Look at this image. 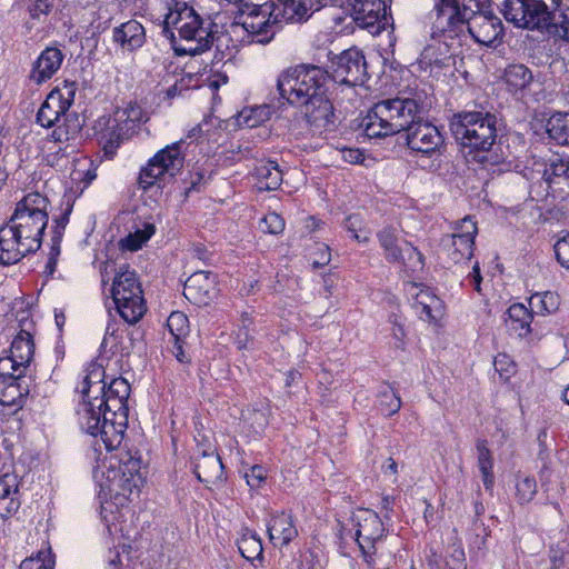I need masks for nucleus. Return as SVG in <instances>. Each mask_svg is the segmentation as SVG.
I'll return each instance as SVG.
<instances>
[{
    "instance_id": "1",
    "label": "nucleus",
    "mask_w": 569,
    "mask_h": 569,
    "mask_svg": "<svg viewBox=\"0 0 569 569\" xmlns=\"http://www.w3.org/2000/svg\"><path fill=\"white\" fill-rule=\"evenodd\" d=\"M49 199L30 192L17 202L6 224L0 227V263L10 266L37 252L49 221Z\"/></svg>"
},
{
    "instance_id": "2",
    "label": "nucleus",
    "mask_w": 569,
    "mask_h": 569,
    "mask_svg": "<svg viewBox=\"0 0 569 569\" xmlns=\"http://www.w3.org/2000/svg\"><path fill=\"white\" fill-rule=\"evenodd\" d=\"M497 114L482 104L455 113L450 119V130L456 141L473 152L476 161L486 169L509 168L512 153L508 146L498 140Z\"/></svg>"
},
{
    "instance_id": "3",
    "label": "nucleus",
    "mask_w": 569,
    "mask_h": 569,
    "mask_svg": "<svg viewBox=\"0 0 569 569\" xmlns=\"http://www.w3.org/2000/svg\"><path fill=\"white\" fill-rule=\"evenodd\" d=\"M219 18L220 14H216L214 19H204L187 3H177L166 14L163 32L169 37L177 56L201 54L213 43L219 50L224 38L217 22ZM226 40L229 38L226 37Z\"/></svg>"
},
{
    "instance_id": "4",
    "label": "nucleus",
    "mask_w": 569,
    "mask_h": 569,
    "mask_svg": "<svg viewBox=\"0 0 569 569\" xmlns=\"http://www.w3.org/2000/svg\"><path fill=\"white\" fill-rule=\"evenodd\" d=\"M428 108L422 93L396 97L377 102L361 121L369 138H382L406 131L421 120Z\"/></svg>"
},
{
    "instance_id": "5",
    "label": "nucleus",
    "mask_w": 569,
    "mask_h": 569,
    "mask_svg": "<svg viewBox=\"0 0 569 569\" xmlns=\"http://www.w3.org/2000/svg\"><path fill=\"white\" fill-rule=\"evenodd\" d=\"M330 74L316 64H298L282 71L277 79V89L290 104H302L328 93Z\"/></svg>"
},
{
    "instance_id": "6",
    "label": "nucleus",
    "mask_w": 569,
    "mask_h": 569,
    "mask_svg": "<svg viewBox=\"0 0 569 569\" xmlns=\"http://www.w3.org/2000/svg\"><path fill=\"white\" fill-rule=\"evenodd\" d=\"M562 0H503L501 12L508 22L523 29H549L560 27L559 13Z\"/></svg>"
},
{
    "instance_id": "7",
    "label": "nucleus",
    "mask_w": 569,
    "mask_h": 569,
    "mask_svg": "<svg viewBox=\"0 0 569 569\" xmlns=\"http://www.w3.org/2000/svg\"><path fill=\"white\" fill-rule=\"evenodd\" d=\"M111 295L117 311L129 325L137 323L146 313L143 292L136 272L126 270L117 273Z\"/></svg>"
},
{
    "instance_id": "8",
    "label": "nucleus",
    "mask_w": 569,
    "mask_h": 569,
    "mask_svg": "<svg viewBox=\"0 0 569 569\" xmlns=\"http://www.w3.org/2000/svg\"><path fill=\"white\" fill-rule=\"evenodd\" d=\"M233 24L241 26L252 41L264 44L274 37L280 22L274 20L271 2L263 4L242 2L239 4Z\"/></svg>"
},
{
    "instance_id": "9",
    "label": "nucleus",
    "mask_w": 569,
    "mask_h": 569,
    "mask_svg": "<svg viewBox=\"0 0 569 569\" xmlns=\"http://www.w3.org/2000/svg\"><path fill=\"white\" fill-rule=\"evenodd\" d=\"M183 141L174 142L158 151L140 170L138 186L142 190H148L166 176L174 177L184 164V154L182 153Z\"/></svg>"
},
{
    "instance_id": "10",
    "label": "nucleus",
    "mask_w": 569,
    "mask_h": 569,
    "mask_svg": "<svg viewBox=\"0 0 569 569\" xmlns=\"http://www.w3.org/2000/svg\"><path fill=\"white\" fill-rule=\"evenodd\" d=\"M78 420L81 429L93 437L99 435L108 450L118 449L121 445L126 430H119L118 439L112 440V443L110 442L111 437L106 432H109L108 425H114L113 416L104 406L99 405L98 396L83 399L78 409ZM114 429L118 431V428Z\"/></svg>"
},
{
    "instance_id": "11",
    "label": "nucleus",
    "mask_w": 569,
    "mask_h": 569,
    "mask_svg": "<svg viewBox=\"0 0 569 569\" xmlns=\"http://www.w3.org/2000/svg\"><path fill=\"white\" fill-rule=\"evenodd\" d=\"M56 96L48 94L37 113V123L43 128L56 127L51 133L54 142H63L74 138L81 130L79 117L69 113L56 100Z\"/></svg>"
},
{
    "instance_id": "12",
    "label": "nucleus",
    "mask_w": 569,
    "mask_h": 569,
    "mask_svg": "<svg viewBox=\"0 0 569 569\" xmlns=\"http://www.w3.org/2000/svg\"><path fill=\"white\" fill-rule=\"evenodd\" d=\"M101 396H98L99 405L104 406L108 410H110L111 416H113V423L108 425L109 429L106 432L110 440L118 439V430H127L128 426V399L130 396V385L128 381L121 377L114 378L111 380L109 385H107L106 389L100 392ZM112 443V441H110Z\"/></svg>"
},
{
    "instance_id": "13",
    "label": "nucleus",
    "mask_w": 569,
    "mask_h": 569,
    "mask_svg": "<svg viewBox=\"0 0 569 569\" xmlns=\"http://www.w3.org/2000/svg\"><path fill=\"white\" fill-rule=\"evenodd\" d=\"M107 466V480L110 486L120 489L123 493L132 492L138 486L140 479L139 471L141 468V459L137 452L130 450H120L114 455H110Z\"/></svg>"
},
{
    "instance_id": "14",
    "label": "nucleus",
    "mask_w": 569,
    "mask_h": 569,
    "mask_svg": "<svg viewBox=\"0 0 569 569\" xmlns=\"http://www.w3.org/2000/svg\"><path fill=\"white\" fill-rule=\"evenodd\" d=\"M367 62L357 48L345 50L332 60L330 78L338 83L350 87L363 84L367 79Z\"/></svg>"
},
{
    "instance_id": "15",
    "label": "nucleus",
    "mask_w": 569,
    "mask_h": 569,
    "mask_svg": "<svg viewBox=\"0 0 569 569\" xmlns=\"http://www.w3.org/2000/svg\"><path fill=\"white\" fill-rule=\"evenodd\" d=\"M476 234V222L466 217L455 233L442 238V248L453 263L471 259Z\"/></svg>"
},
{
    "instance_id": "16",
    "label": "nucleus",
    "mask_w": 569,
    "mask_h": 569,
    "mask_svg": "<svg viewBox=\"0 0 569 569\" xmlns=\"http://www.w3.org/2000/svg\"><path fill=\"white\" fill-rule=\"evenodd\" d=\"M405 132L407 147L416 153L431 157L443 143L439 129L423 118Z\"/></svg>"
},
{
    "instance_id": "17",
    "label": "nucleus",
    "mask_w": 569,
    "mask_h": 569,
    "mask_svg": "<svg viewBox=\"0 0 569 569\" xmlns=\"http://www.w3.org/2000/svg\"><path fill=\"white\" fill-rule=\"evenodd\" d=\"M217 295V277L210 271L193 272L183 286V296L193 305L206 306Z\"/></svg>"
},
{
    "instance_id": "18",
    "label": "nucleus",
    "mask_w": 569,
    "mask_h": 569,
    "mask_svg": "<svg viewBox=\"0 0 569 569\" xmlns=\"http://www.w3.org/2000/svg\"><path fill=\"white\" fill-rule=\"evenodd\" d=\"M305 108V116L311 127L318 132L331 131L335 127V109L328 98V93H322L316 99H311L301 104Z\"/></svg>"
},
{
    "instance_id": "19",
    "label": "nucleus",
    "mask_w": 569,
    "mask_h": 569,
    "mask_svg": "<svg viewBox=\"0 0 569 569\" xmlns=\"http://www.w3.org/2000/svg\"><path fill=\"white\" fill-rule=\"evenodd\" d=\"M468 32L472 39L485 46H491L499 37L503 34V26L495 13L470 14Z\"/></svg>"
},
{
    "instance_id": "20",
    "label": "nucleus",
    "mask_w": 569,
    "mask_h": 569,
    "mask_svg": "<svg viewBox=\"0 0 569 569\" xmlns=\"http://www.w3.org/2000/svg\"><path fill=\"white\" fill-rule=\"evenodd\" d=\"M274 20L283 22L306 21L315 11L320 9L319 0H276L271 1Z\"/></svg>"
},
{
    "instance_id": "21",
    "label": "nucleus",
    "mask_w": 569,
    "mask_h": 569,
    "mask_svg": "<svg viewBox=\"0 0 569 569\" xmlns=\"http://www.w3.org/2000/svg\"><path fill=\"white\" fill-rule=\"evenodd\" d=\"M357 526L356 539L358 545H365L373 548L375 543L383 537L385 527L377 512L369 509H361L355 516Z\"/></svg>"
},
{
    "instance_id": "22",
    "label": "nucleus",
    "mask_w": 569,
    "mask_h": 569,
    "mask_svg": "<svg viewBox=\"0 0 569 569\" xmlns=\"http://www.w3.org/2000/svg\"><path fill=\"white\" fill-rule=\"evenodd\" d=\"M19 323L20 330L12 340L10 356L16 358L20 366H27V369L30 370V363L34 355V323L28 318L21 319Z\"/></svg>"
},
{
    "instance_id": "23",
    "label": "nucleus",
    "mask_w": 569,
    "mask_h": 569,
    "mask_svg": "<svg viewBox=\"0 0 569 569\" xmlns=\"http://www.w3.org/2000/svg\"><path fill=\"white\" fill-rule=\"evenodd\" d=\"M63 53L56 47H47L32 64L30 80L41 84L53 77L63 61Z\"/></svg>"
},
{
    "instance_id": "24",
    "label": "nucleus",
    "mask_w": 569,
    "mask_h": 569,
    "mask_svg": "<svg viewBox=\"0 0 569 569\" xmlns=\"http://www.w3.org/2000/svg\"><path fill=\"white\" fill-rule=\"evenodd\" d=\"M353 9V20L356 23L371 32L380 29V12L385 11L382 0H348Z\"/></svg>"
},
{
    "instance_id": "25",
    "label": "nucleus",
    "mask_w": 569,
    "mask_h": 569,
    "mask_svg": "<svg viewBox=\"0 0 569 569\" xmlns=\"http://www.w3.org/2000/svg\"><path fill=\"white\" fill-rule=\"evenodd\" d=\"M20 480L16 473H4L0 477V517L7 519L13 516L21 506Z\"/></svg>"
},
{
    "instance_id": "26",
    "label": "nucleus",
    "mask_w": 569,
    "mask_h": 569,
    "mask_svg": "<svg viewBox=\"0 0 569 569\" xmlns=\"http://www.w3.org/2000/svg\"><path fill=\"white\" fill-rule=\"evenodd\" d=\"M14 381L0 380V405L21 408L33 387L32 376L20 377Z\"/></svg>"
},
{
    "instance_id": "27",
    "label": "nucleus",
    "mask_w": 569,
    "mask_h": 569,
    "mask_svg": "<svg viewBox=\"0 0 569 569\" xmlns=\"http://www.w3.org/2000/svg\"><path fill=\"white\" fill-rule=\"evenodd\" d=\"M112 40L123 51L133 52L144 44L146 30L140 22L132 19L113 29Z\"/></svg>"
},
{
    "instance_id": "28",
    "label": "nucleus",
    "mask_w": 569,
    "mask_h": 569,
    "mask_svg": "<svg viewBox=\"0 0 569 569\" xmlns=\"http://www.w3.org/2000/svg\"><path fill=\"white\" fill-rule=\"evenodd\" d=\"M269 539L276 547L290 543L298 535L290 515L284 512L273 516L268 523Z\"/></svg>"
},
{
    "instance_id": "29",
    "label": "nucleus",
    "mask_w": 569,
    "mask_h": 569,
    "mask_svg": "<svg viewBox=\"0 0 569 569\" xmlns=\"http://www.w3.org/2000/svg\"><path fill=\"white\" fill-rule=\"evenodd\" d=\"M199 481L208 485H216L222 480L223 465L218 455L202 452L194 463L193 469Z\"/></svg>"
},
{
    "instance_id": "30",
    "label": "nucleus",
    "mask_w": 569,
    "mask_h": 569,
    "mask_svg": "<svg viewBox=\"0 0 569 569\" xmlns=\"http://www.w3.org/2000/svg\"><path fill=\"white\" fill-rule=\"evenodd\" d=\"M256 186L260 191L277 190L282 182V171L276 161L259 162L253 170Z\"/></svg>"
},
{
    "instance_id": "31",
    "label": "nucleus",
    "mask_w": 569,
    "mask_h": 569,
    "mask_svg": "<svg viewBox=\"0 0 569 569\" xmlns=\"http://www.w3.org/2000/svg\"><path fill=\"white\" fill-rule=\"evenodd\" d=\"M533 312L522 303H513L508 308L507 325L518 337H527L531 332L530 325Z\"/></svg>"
},
{
    "instance_id": "32",
    "label": "nucleus",
    "mask_w": 569,
    "mask_h": 569,
    "mask_svg": "<svg viewBox=\"0 0 569 569\" xmlns=\"http://www.w3.org/2000/svg\"><path fill=\"white\" fill-rule=\"evenodd\" d=\"M106 129L101 132V141H103V151L108 156H113L117 148L120 146L124 136L128 133L127 128L121 121L113 118L103 119ZM102 123V119L99 120V124Z\"/></svg>"
},
{
    "instance_id": "33",
    "label": "nucleus",
    "mask_w": 569,
    "mask_h": 569,
    "mask_svg": "<svg viewBox=\"0 0 569 569\" xmlns=\"http://www.w3.org/2000/svg\"><path fill=\"white\" fill-rule=\"evenodd\" d=\"M560 303V296L553 291L536 292L529 298V306L533 315H552L558 311Z\"/></svg>"
},
{
    "instance_id": "34",
    "label": "nucleus",
    "mask_w": 569,
    "mask_h": 569,
    "mask_svg": "<svg viewBox=\"0 0 569 569\" xmlns=\"http://www.w3.org/2000/svg\"><path fill=\"white\" fill-rule=\"evenodd\" d=\"M549 138L561 146H569V112L553 113L547 121Z\"/></svg>"
},
{
    "instance_id": "35",
    "label": "nucleus",
    "mask_w": 569,
    "mask_h": 569,
    "mask_svg": "<svg viewBox=\"0 0 569 569\" xmlns=\"http://www.w3.org/2000/svg\"><path fill=\"white\" fill-rule=\"evenodd\" d=\"M450 9L452 12L447 19V27L442 28L441 32L447 34L449 38H453L462 32L465 27L469 29V10H471V6L468 3H461Z\"/></svg>"
},
{
    "instance_id": "36",
    "label": "nucleus",
    "mask_w": 569,
    "mask_h": 569,
    "mask_svg": "<svg viewBox=\"0 0 569 569\" xmlns=\"http://www.w3.org/2000/svg\"><path fill=\"white\" fill-rule=\"evenodd\" d=\"M104 378V369L101 365L91 363L87 369V375L83 379L82 395L84 399H90L99 396L107 387Z\"/></svg>"
},
{
    "instance_id": "37",
    "label": "nucleus",
    "mask_w": 569,
    "mask_h": 569,
    "mask_svg": "<svg viewBox=\"0 0 569 569\" xmlns=\"http://www.w3.org/2000/svg\"><path fill=\"white\" fill-rule=\"evenodd\" d=\"M237 545L241 556L247 560L253 561L256 559H262L263 548L261 539L250 529H242Z\"/></svg>"
},
{
    "instance_id": "38",
    "label": "nucleus",
    "mask_w": 569,
    "mask_h": 569,
    "mask_svg": "<svg viewBox=\"0 0 569 569\" xmlns=\"http://www.w3.org/2000/svg\"><path fill=\"white\" fill-rule=\"evenodd\" d=\"M377 237L388 262L396 263L397 260L401 259L403 242L401 244L399 243V238L395 228L386 227L378 232Z\"/></svg>"
},
{
    "instance_id": "39",
    "label": "nucleus",
    "mask_w": 569,
    "mask_h": 569,
    "mask_svg": "<svg viewBox=\"0 0 569 569\" xmlns=\"http://www.w3.org/2000/svg\"><path fill=\"white\" fill-rule=\"evenodd\" d=\"M532 80V72L525 64H510L505 70V81L511 92L527 88Z\"/></svg>"
},
{
    "instance_id": "40",
    "label": "nucleus",
    "mask_w": 569,
    "mask_h": 569,
    "mask_svg": "<svg viewBox=\"0 0 569 569\" xmlns=\"http://www.w3.org/2000/svg\"><path fill=\"white\" fill-rule=\"evenodd\" d=\"M476 447L478 453V467L482 476L483 486L487 490H490L495 483V476L492 472L493 461L491 451L489 450L486 440H478Z\"/></svg>"
},
{
    "instance_id": "41",
    "label": "nucleus",
    "mask_w": 569,
    "mask_h": 569,
    "mask_svg": "<svg viewBox=\"0 0 569 569\" xmlns=\"http://www.w3.org/2000/svg\"><path fill=\"white\" fill-rule=\"evenodd\" d=\"M156 228L152 223H144L142 229H138L119 241L123 250L137 251L151 238Z\"/></svg>"
},
{
    "instance_id": "42",
    "label": "nucleus",
    "mask_w": 569,
    "mask_h": 569,
    "mask_svg": "<svg viewBox=\"0 0 569 569\" xmlns=\"http://www.w3.org/2000/svg\"><path fill=\"white\" fill-rule=\"evenodd\" d=\"M17 376L28 377L31 375L27 366H20L12 356L0 358V380L14 381V379H18Z\"/></svg>"
},
{
    "instance_id": "43",
    "label": "nucleus",
    "mask_w": 569,
    "mask_h": 569,
    "mask_svg": "<svg viewBox=\"0 0 569 569\" xmlns=\"http://www.w3.org/2000/svg\"><path fill=\"white\" fill-rule=\"evenodd\" d=\"M543 177L549 184L565 182L569 187V159L550 163L546 168Z\"/></svg>"
},
{
    "instance_id": "44",
    "label": "nucleus",
    "mask_w": 569,
    "mask_h": 569,
    "mask_svg": "<svg viewBox=\"0 0 569 569\" xmlns=\"http://www.w3.org/2000/svg\"><path fill=\"white\" fill-rule=\"evenodd\" d=\"M396 263H401L408 267L411 271H418L423 268L425 259L423 254L416 247L408 241H403L401 259L397 260Z\"/></svg>"
},
{
    "instance_id": "45",
    "label": "nucleus",
    "mask_w": 569,
    "mask_h": 569,
    "mask_svg": "<svg viewBox=\"0 0 569 569\" xmlns=\"http://www.w3.org/2000/svg\"><path fill=\"white\" fill-rule=\"evenodd\" d=\"M379 408L386 416L397 413L401 408L400 397L393 391L390 386H386L378 395Z\"/></svg>"
},
{
    "instance_id": "46",
    "label": "nucleus",
    "mask_w": 569,
    "mask_h": 569,
    "mask_svg": "<svg viewBox=\"0 0 569 569\" xmlns=\"http://www.w3.org/2000/svg\"><path fill=\"white\" fill-rule=\"evenodd\" d=\"M167 327L173 339H183L189 332V320L180 311H173L168 317Z\"/></svg>"
},
{
    "instance_id": "47",
    "label": "nucleus",
    "mask_w": 569,
    "mask_h": 569,
    "mask_svg": "<svg viewBox=\"0 0 569 569\" xmlns=\"http://www.w3.org/2000/svg\"><path fill=\"white\" fill-rule=\"evenodd\" d=\"M77 91V83L74 81H63L61 86L56 87L49 94L56 96V101L59 102L64 110L69 111L74 101Z\"/></svg>"
},
{
    "instance_id": "48",
    "label": "nucleus",
    "mask_w": 569,
    "mask_h": 569,
    "mask_svg": "<svg viewBox=\"0 0 569 569\" xmlns=\"http://www.w3.org/2000/svg\"><path fill=\"white\" fill-rule=\"evenodd\" d=\"M537 493V481L533 477H519L516 483V497L520 503L530 502Z\"/></svg>"
},
{
    "instance_id": "49",
    "label": "nucleus",
    "mask_w": 569,
    "mask_h": 569,
    "mask_svg": "<svg viewBox=\"0 0 569 569\" xmlns=\"http://www.w3.org/2000/svg\"><path fill=\"white\" fill-rule=\"evenodd\" d=\"M116 120L121 121L127 131L134 129L136 124L142 121V109L137 104H130L126 109H118L114 112Z\"/></svg>"
},
{
    "instance_id": "50",
    "label": "nucleus",
    "mask_w": 569,
    "mask_h": 569,
    "mask_svg": "<svg viewBox=\"0 0 569 569\" xmlns=\"http://www.w3.org/2000/svg\"><path fill=\"white\" fill-rule=\"evenodd\" d=\"M269 413L268 405H261L260 408H252V410L249 411L247 420L250 421L256 433H260L264 430L269 422Z\"/></svg>"
},
{
    "instance_id": "51",
    "label": "nucleus",
    "mask_w": 569,
    "mask_h": 569,
    "mask_svg": "<svg viewBox=\"0 0 569 569\" xmlns=\"http://www.w3.org/2000/svg\"><path fill=\"white\" fill-rule=\"evenodd\" d=\"M445 563L447 569H467L463 548L457 545H451L447 549Z\"/></svg>"
},
{
    "instance_id": "52",
    "label": "nucleus",
    "mask_w": 569,
    "mask_h": 569,
    "mask_svg": "<svg viewBox=\"0 0 569 569\" xmlns=\"http://www.w3.org/2000/svg\"><path fill=\"white\" fill-rule=\"evenodd\" d=\"M62 240L50 237L49 250L47 252V262L44 266V273L49 277L53 276L57 270L59 257L61 254Z\"/></svg>"
},
{
    "instance_id": "53",
    "label": "nucleus",
    "mask_w": 569,
    "mask_h": 569,
    "mask_svg": "<svg viewBox=\"0 0 569 569\" xmlns=\"http://www.w3.org/2000/svg\"><path fill=\"white\" fill-rule=\"evenodd\" d=\"M260 228L264 232L279 234L284 230V219L277 212H269L261 219Z\"/></svg>"
},
{
    "instance_id": "54",
    "label": "nucleus",
    "mask_w": 569,
    "mask_h": 569,
    "mask_svg": "<svg viewBox=\"0 0 569 569\" xmlns=\"http://www.w3.org/2000/svg\"><path fill=\"white\" fill-rule=\"evenodd\" d=\"M72 211V206L67 204L66 209L57 217L53 218V224L51 226L50 237L54 239L62 240L64 236V230L67 224L69 223L70 213Z\"/></svg>"
},
{
    "instance_id": "55",
    "label": "nucleus",
    "mask_w": 569,
    "mask_h": 569,
    "mask_svg": "<svg viewBox=\"0 0 569 569\" xmlns=\"http://www.w3.org/2000/svg\"><path fill=\"white\" fill-rule=\"evenodd\" d=\"M405 287L406 291L415 298V306L422 305L425 301H428V303H439L438 298L430 293L429 290H418L419 286L416 282H407Z\"/></svg>"
},
{
    "instance_id": "56",
    "label": "nucleus",
    "mask_w": 569,
    "mask_h": 569,
    "mask_svg": "<svg viewBox=\"0 0 569 569\" xmlns=\"http://www.w3.org/2000/svg\"><path fill=\"white\" fill-rule=\"evenodd\" d=\"M555 254L559 263L569 269V233L556 242Z\"/></svg>"
},
{
    "instance_id": "57",
    "label": "nucleus",
    "mask_w": 569,
    "mask_h": 569,
    "mask_svg": "<svg viewBox=\"0 0 569 569\" xmlns=\"http://www.w3.org/2000/svg\"><path fill=\"white\" fill-rule=\"evenodd\" d=\"M53 7V0H31L29 12L33 19H39L41 14H48Z\"/></svg>"
},
{
    "instance_id": "58",
    "label": "nucleus",
    "mask_w": 569,
    "mask_h": 569,
    "mask_svg": "<svg viewBox=\"0 0 569 569\" xmlns=\"http://www.w3.org/2000/svg\"><path fill=\"white\" fill-rule=\"evenodd\" d=\"M19 569H54L53 561L43 559L40 555L24 559Z\"/></svg>"
},
{
    "instance_id": "59",
    "label": "nucleus",
    "mask_w": 569,
    "mask_h": 569,
    "mask_svg": "<svg viewBox=\"0 0 569 569\" xmlns=\"http://www.w3.org/2000/svg\"><path fill=\"white\" fill-rule=\"evenodd\" d=\"M247 483L251 488H259L266 479V470L261 466H253L248 472H246Z\"/></svg>"
},
{
    "instance_id": "60",
    "label": "nucleus",
    "mask_w": 569,
    "mask_h": 569,
    "mask_svg": "<svg viewBox=\"0 0 569 569\" xmlns=\"http://www.w3.org/2000/svg\"><path fill=\"white\" fill-rule=\"evenodd\" d=\"M495 369L501 375L509 376L513 371V362L506 353H499L493 361Z\"/></svg>"
},
{
    "instance_id": "61",
    "label": "nucleus",
    "mask_w": 569,
    "mask_h": 569,
    "mask_svg": "<svg viewBox=\"0 0 569 569\" xmlns=\"http://www.w3.org/2000/svg\"><path fill=\"white\" fill-rule=\"evenodd\" d=\"M462 3H468L471 6V10H469V14H489L493 13L491 0H463Z\"/></svg>"
},
{
    "instance_id": "62",
    "label": "nucleus",
    "mask_w": 569,
    "mask_h": 569,
    "mask_svg": "<svg viewBox=\"0 0 569 569\" xmlns=\"http://www.w3.org/2000/svg\"><path fill=\"white\" fill-rule=\"evenodd\" d=\"M241 327L239 329V333H238V347L241 349V348H246L249 340H251L252 338L249 337V326L251 323V319L247 316V315H243L242 316V319H241Z\"/></svg>"
},
{
    "instance_id": "63",
    "label": "nucleus",
    "mask_w": 569,
    "mask_h": 569,
    "mask_svg": "<svg viewBox=\"0 0 569 569\" xmlns=\"http://www.w3.org/2000/svg\"><path fill=\"white\" fill-rule=\"evenodd\" d=\"M257 110H242L238 116V122L240 126H246L248 128H253L259 124V120L253 117V113Z\"/></svg>"
},
{
    "instance_id": "64",
    "label": "nucleus",
    "mask_w": 569,
    "mask_h": 569,
    "mask_svg": "<svg viewBox=\"0 0 569 569\" xmlns=\"http://www.w3.org/2000/svg\"><path fill=\"white\" fill-rule=\"evenodd\" d=\"M559 17L560 28L563 31V37L569 41V6H565V9L560 11Z\"/></svg>"
}]
</instances>
